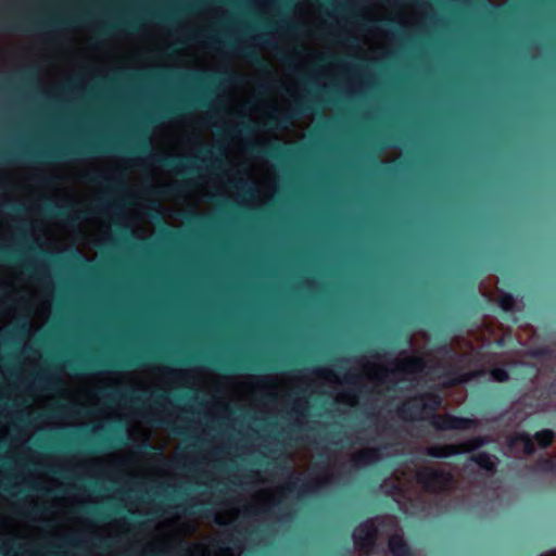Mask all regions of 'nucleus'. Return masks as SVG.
Listing matches in <instances>:
<instances>
[{
  "instance_id": "obj_9",
  "label": "nucleus",
  "mask_w": 556,
  "mask_h": 556,
  "mask_svg": "<svg viewBox=\"0 0 556 556\" xmlns=\"http://www.w3.org/2000/svg\"><path fill=\"white\" fill-rule=\"evenodd\" d=\"M287 471L288 476L291 478L287 483H285L280 491L287 495L298 492V497L301 498L305 494L313 493L319 490L326 482L327 479L321 480H308L302 479L300 476H294L293 472L288 467H283Z\"/></svg>"
},
{
  "instance_id": "obj_22",
  "label": "nucleus",
  "mask_w": 556,
  "mask_h": 556,
  "mask_svg": "<svg viewBox=\"0 0 556 556\" xmlns=\"http://www.w3.org/2000/svg\"><path fill=\"white\" fill-rule=\"evenodd\" d=\"M380 450L379 448H367L357 453L352 462L355 467H364L371 465L380 459Z\"/></svg>"
},
{
  "instance_id": "obj_19",
  "label": "nucleus",
  "mask_w": 556,
  "mask_h": 556,
  "mask_svg": "<svg viewBox=\"0 0 556 556\" xmlns=\"http://www.w3.org/2000/svg\"><path fill=\"white\" fill-rule=\"evenodd\" d=\"M178 507H181L184 513L189 516L211 518L215 513V505L212 502L189 503L187 505H178Z\"/></svg>"
},
{
  "instance_id": "obj_36",
  "label": "nucleus",
  "mask_w": 556,
  "mask_h": 556,
  "mask_svg": "<svg viewBox=\"0 0 556 556\" xmlns=\"http://www.w3.org/2000/svg\"><path fill=\"white\" fill-rule=\"evenodd\" d=\"M490 376L495 382H507L509 380V372L503 367H493L490 369Z\"/></svg>"
},
{
  "instance_id": "obj_23",
  "label": "nucleus",
  "mask_w": 556,
  "mask_h": 556,
  "mask_svg": "<svg viewBox=\"0 0 556 556\" xmlns=\"http://www.w3.org/2000/svg\"><path fill=\"white\" fill-rule=\"evenodd\" d=\"M121 29L135 31V30H137L136 22L135 21H122L119 23H106L99 29L98 35L100 37H109L113 33L121 30Z\"/></svg>"
},
{
  "instance_id": "obj_64",
  "label": "nucleus",
  "mask_w": 556,
  "mask_h": 556,
  "mask_svg": "<svg viewBox=\"0 0 556 556\" xmlns=\"http://www.w3.org/2000/svg\"><path fill=\"white\" fill-rule=\"evenodd\" d=\"M143 446L147 450H152L153 448V446L150 443H144Z\"/></svg>"
},
{
  "instance_id": "obj_48",
  "label": "nucleus",
  "mask_w": 556,
  "mask_h": 556,
  "mask_svg": "<svg viewBox=\"0 0 556 556\" xmlns=\"http://www.w3.org/2000/svg\"><path fill=\"white\" fill-rule=\"evenodd\" d=\"M219 43H220V41L216 37H214V36L207 37V40H206L207 46L215 48Z\"/></svg>"
},
{
  "instance_id": "obj_41",
  "label": "nucleus",
  "mask_w": 556,
  "mask_h": 556,
  "mask_svg": "<svg viewBox=\"0 0 556 556\" xmlns=\"http://www.w3.org/2000/svg\"><path fill=\"white\" fill-rule=\"evenodd\" d=\"M358 381H359V375H357L355 372L348 371L344 375V382H346L349 384H356Z\"/></svg>"
},
{
  "instance_id": "obj_18",
  "label": "nucleus",
  "mask_w": 556,
  "mask_h": 556,
  "mask_svg": "<svg viewBox=\"0 0 556 556\" xmlns=\"http://www.w3.org/2000/svg\"><path fill=\"white\" fill-rule=\"evenodd\" d=\"M237 53L247 61H249L257 70L262 72L270 71L268 62L254 48L247 46L241 49H238Z\"/></svg>"
},
{
  "instance_id": "obj_63",
  "label": "nucleus",
  "mask_w": 556,
  "mask_h": 556,
  "mask_svg": "<svg viewBox=\"0 0 556 556\" xmlns=\"http://www.w3.org/2000/svg\"><path fill=\"white\" fill-rule=\"evenodd\" d=\"M328 58L333 60V61H336L337 63L341 64V60L340 59H338V58H336L333 55H329Z\"/></svg>"
},
{
  "instance_id": "obj_61",
  "label": "nucleus",
  "mask_w": 556,
  "mask_h": 556,
  "mask_svg": "<svg viewBox=\"0 0 556 556\" xmlns=\"http://www.w3.org/2000/svg\"><path fill=\"white\" fill-rule=\"evenodd\" d=\"M541 556H556V549L543 553Z\"/></svg>"
},
{
  "instance_id": "obj_55",
  "label": "nucleus",
  "mask_w": 556,
  "mask_h": 556,
  "mask_svg": "<svg viewBox=\"0 0 556 556\" xmlns=\"http://www.w3.org/2000/svg\"><path fill=\"white\" fill-rule=\"evenodd\" d=\"M266 399L268 400V402H276L277 401V394L276 393H269L266 395Z\"/></svg>"
},
{
  "instance_id": "obj_12",
  "label": "nucleus",
  "mask_w": 556,
  "mask_h": 556,
  "mask_svg": "<svg viewBox=\"0 0 556 556\" xmlns=\"http://www.w3.org/2000/svg\"><path fill=\"white\" fill-rule=\"evenodd\" d=\"M378 534L379 531L375 521L368 519L356 526L353 532V540L359 549L367 553L376 545Z\"/></svg>"
},
{
  "instance_id": "obj_31",
  "label": "nucleus",
  "mask_w": 556,
  "mask_h": 556,
  "mask_svg": "<svg viewBox=\"0 0 556 556\" xmlns=\"http://www.w3.org/2000/svg\"><path fill=\"white\" fill-rule=\"evenodd\" d=\"M273 506L278 507L280 521L290 522L294 519V511L286 503H283L281 501L275 502V503H273Z\"/></svg>"
},
{
  "instance_id": "obj_53",
  "label": "nucleus",
  "mask_w": 556,
  "mask_h": 556,
  "mask_svg": "<svg viewBox=\"0 0 556 556\" xmlns=\"http://www.w3.org/2000/svg\"><path fill=\"white\" fill-rule=\"evenodd\" d=\"M41 511H42V509H40V508L36 507V508H33L31 510L27 511V514H26V515H27V516H29V517H30V516H36V515H38V514H39V513H41Z\"/></svg>"
},
{
  "instance_id": "obj_49",
  "label": "nucleus",
  "mask_w": 556,
  "mask_h": 556,
  "mask_svg": "<svg viewBox=\"0 0 556 556\" xmlns=\"http://www.w3.org/2000/svg\"><path fill=\"white\" fill-rule=\"evenodd\" d=\"M28 331V327L26 323H23L21 326H18L15 330L16 333L24 334Z\"/></svg>"
},
{
  "instance_id": "obj_14",
  "label": "nucleus",
  "mask_w": 556,
  "mask_h": 556,
  "mask_svg": "<svg viewBox=\"0 0 556 556\" xmlns=\"http://www.w3.org/2000/svg\"><path fill=\"white\" fill-rule=\"evenodd\" d=\"M146 390H139L134 388L127 389H117V388H108L100 391V396L106 400L110 403H131V404H141L143 403L142 395L147 394Z\"/></svg>"
},
{
  "instance_id": "obj_58",
  "label": "nucleus",
  "mask_w": 556,
  "mask_h": 556,
  "mask_svg": "<svg viewBox=\"0 0 556 556\" xmlns=\"http://www.w3.org/2000/svg\"><path fill=\"white\" fill-rule=\"evenodd\" d=\"M302 81L308 85H313L315 83L312 77H304L302 78Z\"/></svg>"
},
{
  "instance_id": "obj_21",
  "label": "nucleus",
  "mask_w": 556,
  "mask_h": 556,
  "mask_svg": "<svg viewBox=\"0 0 556 556\" xmlns=\"http://www.w3.org/2000/svg\"><path fill=\"white\" fill-rule=\"evenodd\" d=\"M426 454L432 458L443 459L459 455L460 450L456 444L432 445L427 447Z\"/></svg>"
},
{
  "instance_id": "obj_5",
  "label": "nucleus",
  "mask_w": 556,
  "mask_h": 556,
  "mask_svg": "<svg viewBox=\"0 0 556 556\" xmlns=\"http://www.w3.org/2000/svg\"><path fill=\"white\" fill-rule=\"evenodd\" d=\"M417 483L430 494H446L453 490L455 478L443 468L425 467L416 473Z\"/></svg>"
},
{
  "instance_id": "obj_59",
  "label": "nucleus",
  "mask_w": 556,
  "mask_h": 556,
  "mask_svg": "<svg viewBox=\"0 0 556 556\" xmlns=\"http://www.w3.org/2000/svg\"><path fill=\"white\" fill-rule=\"evenodd\" d=\"M258 40L263 41V42H267L269 46H271V43L266 39V36L265 35H260L257 37Z\"/></svg>"
},
{
  "instance_id": "obj_62",
  "label": "nucleus",
  "mask_w": 556,
  "mask_h": 556,
  "mask_svg": "<svg viewBox=\"0 0 556 556\" xmlns=\"http://www.w3.org/2000/svg\"><path fill=\"white\" fill-rule=\"evenodd\" d=\"M247 185H248L247 182H242V181H239V182H236V184H235V186H236L237 188H241V189H243Z\"/></svg>"
},
{
  "instance_id": "obj_38",
  "label": "nucleus",
  "mask_w": 556,
  "mask_h": 556,
  "mask_svg": "<svg viewBox=\"0 0 556 556\" xmlns=\"http://www.w3.org/2000/svg\"><path fill=\"white\" fill-rule=\"evenodd\" d=\"M376 24H377L376 25L377 28L384 27L388 29H396V23L390 18H382V20L376 21Z\"/></svg>"
},
{
  "instance_id": "obj_47",
  "label": "nucleus",
  "mask_w": 556,
  "mask_h": 556,
  "mask_svg": "<svg viewBox=\"0 0 556 556\" xmlns=\"http://www.w3.org/2000/svg\"><path fill=\"white\" fill-rule=\"evenodd\" d=\"M280 60L286 63V64H289L291 65L292 62H293V55L289 54V53H281L280 54Z\"/></svg>"
},
{
  "instance_id": "obj_3",
  "label": "nucleus",
  "mask_w": 556,
  "mask_h": 556,
  "mask_svg": "<svg viewBox=\"0 0 556 556\" xmlns=\"http://www.w3.org/2000/svg\"><path fill=\"white\" fill-rule=\"evenodd\" d=\"M443 399L437 391H426L396 408V415L404 421L430 419L442 406Z\"/></svg>"
},
{
  "instance_id": "obj_52",
  "label": "nucleus",
  "mask_w": 556,
  "mask_h": 556,
  "mask_svg": "<svg viewBox=\"0 0 556 556\" xmlns=\"http://www.w3.org/2000/svg\"><path fill=\"white\" fill-rule=\"evenodd\" d=\"M254 130H255L254 127H252L250 124H244L241 129V131H244V132H253Z\"/></svg>"
},
{
  "instance_id": "obj_27",
  "label": "nucleus",
  "mask_w": 556,
  "mask_h": 556,
  "mask_svg": "<svg viewBox=\"0 0 556 556\" xmlns=\"http://www.w3.org/2000/svg\"><path fill=\"white\" fill-rule=\"evenodd\" d=\"M489 443V439L486 437L478 435L473 437L466 442L459 444L460 454L463 453H472L478 451L480 447L485 446Z\"/></svg>"
},
{
  "instance_id": "obj_42",
  "label": "nucleus",
  "mask_w": 556,
  "mask_h": 556,
  "mask_svg": "<svg viewBox=\"0 0 556 556\" xmlns=\"http://www.w3.org/2000/svg\"><path fill=\"white\" fill-rule=\"evenodd\" d=\"M552 351L547 348H538L532 350L531 355L534 357L549 356Z\"/></svg>"
},
{
  "instance_id": "obj_39",
  "label": "nucleus",
  "mask_w": 556,
  "mask_h": 556,
  "mask_svg": "<svg viewBox=\"0 0 556 556\" xmlns=\"http://www.w3.org/2000/svg\"><path fill=\"white\" fill-rule=\"evenodd\" d=\"M181 556H193L192 551L189 547L181 548ZM139 556H163L161 553L156 552H142L139 554Z\"/></svg>"
},
{
  "instance_id": "obj_6",
  "label": "nucleus",
  "mask_w": 556,
  "mask_h": 556,
  "mask_svg": "<svg viewBox=\"0 0 556 556\" xmlns=\"http://www.w3.org/2000/svg\"><path fill=\"white\" fill-rule=\"evenodd\" d=\"M315 100L307 96L295 99L289 112L283 114L270 113L268 115V123L271 127L285 129L293 121L313 114L315 112Z\"/></svg>"
},
{
  "instance_id": "obj_8",
  "label": "nucleus",
  "mask_w": 556,
  "mask_h": 556,
  "mask_svg": "<svg viewBox=\"0 0 556 556\" xmlns=\"http://www.w3.org/2000/svg\"><path fill=\"white\" fill-rule=\"evenodd\" d=\"M85 540L76 535H68L61 538L60 543H50L42 545L38 548H30L27 552L30 556H68L64 551L65 547L70 548H83ZM16 556H23L16 554Z\"/></svg>"
},
{
  "instance_id": "obj_26",
  "label": "nucleus",
  "mask_w": 556,
  "mask_h": 556,
  "mask_svg": "<svg viewBox=\"0 0 556 556\" xmlns=\"http://www.w3.org/2000/svg\"><path fill=\"white\" fill-rule=\"evenodd\" d=\"M533 440L527 432H518L509 437L508 445L511 446L517 442L523 443V452L526 455H532L535 452Z\"/></svg>"
},
{
  "instance_id": "obj_54",
  "label": "nucleus",
  "mask_w": 556,
  "mask_h": 556,
  "mask_svg": "<svg viewBox=\"0 0 556 556\" xmlns=\"http://www.w3.org/2000/svg\"><path fill=\"white\" fill-rule=\"evenodd\" d=\"M1 157H2L4 161H10V160L13 157V153H11V152H2V153H1Z\"/></svg>"
},
{
  "instance_id": "obj_50",
  "label": "nucleus",
  "mask_w": 556,
  "mask_h": 556,
  "mask_svg": "<svg viewBox=\"0 0 556 556\" xmlns=\"http://www.w3.org/2000/svg\"><path fill=\"white\" fill-rule=\"evenodd\" d=\"M0 489L8 493H12V486H10L8 483L3 482L2 480H0Z\"/></svg>"
},
{
  "instance_id": "obj_57",
  "label": "nucleus",
  "mask_w": 556,
  "mask_h": 556,
  "mask_svg": "<svg viewBox=\"0 0 556 556\" xmlns=\"http://www.w3.org/2000/svg\"><path fill=\"white\" fill-rule=\"evenodd\" d=\"M443 349L445 351L446 354H453V355H456V353L451 349L448 348V345L444 344L443 345Z\"/></svg>"
},
{
  "instance_id": "obj_56",
  "label": "nucleus",
  "mask_w": 556,
  "mask_h": 556,
  "mask_svg": "<svg viewBox=\"0 0 556 556\" xmlns=\"http://www.w3.org/2000/svg\"><path fill=\"white\" fill-rule=\"evenodd\" d=\"M98 541H99V546H101V547H108L109 546L108 540L99 539Z\"/></svg>"
},
{
  "instance_id": "obj_43",
  "label": "nucleus",
  "mask_w": 556,
  "mask_h": 556,
  "mask_svg": "<svg viewBox=\"0 0 556 556\" xmlns=\"http://www.w3.org/2000/svg\"><path fill=\"white\" fill-rule=\"evenodd\" d=\"M23 78L27 83H37L38 81L37 74H36V72L34 70H28V71L24 72L23 73Z\"/></svg>"
},
{
  "instance_id": "obj_29",
  "label": "nucleus",
  "mask_w": 556,
  "mask_h": 556,
  "mask_svg": "<svg viewBox=\"0 0 556 556\" xmlns=\"http://www.w3.org/2000/svg\"><path fill=\"white\" fill-rule=\"evenodd\" d=\"M86 179L90 182H93V184H106V185H110V186H122L123 184V180L122 178H116V177H111V176H106L102 173H96V174H92V175H87L86 176Z\"/></svg>"
},
{
  "instance_id": "obj_51",
  "label": "nucleus",
  "mask_w": 556,
  "mask_h": 556,
  "mask_svg": "<svg viewBox=\"0 0 556 556\" xmlns=\"http://www.w3.org/2000/svg\"><path fill=\"white\" fill-rule=\"evenodd\" d=\"M38 180L41 182V184H51L54 181V178H50V177H38Z\"/></svg>"
},
{
  "instance_id": "obj_60",
  "label": "nucleus",
  "mask_w": 556,
  "mask_h": 556,
  "mask_svg": "<svg viewBox=\"0 0 556 556\" xmlns=\"http://www.w3.org/2000/svg\"><path fill=\"white\" fill-rule=\"evenodd\" d=\"M50 471L55 475L65 476V471L55 470L53 467L50 468Z\"/></svg>"
},
{
  "instance_id": "obj_45",
  "label": "nucleus",
  "mask_w": 556,
  "mask_h": 556,
  "mask_svg": "<svg viewBox=\"0 0 556 556\" xmlns=\"http://www.w3.org/2000/svg\"><path fill=\"white\" fill-rule=\"evenodd\" d=\"M4 206L8 207L10 211H14V212H21L22 210H24L23 206L21 205H17L15 204L14 202L12 201H8L4 203Z\"/></svg>"
},
{
  "instance_id": "obj_24",
  "label": "nucleus",
  "mask_w": 556,
  "mask_h": 556,
  "mask_svg": "<svg viewBox=\"0 0 556 556\" xmlns=\"http://www.w3.org/2000/svg\"><path fill=\"white\" fill-rule=\"evenodd\" d=\"M470 460L488 472H494L496 469L495 457L484 451L472 454Z\"/></svg>"
},
{
  "instance_id": "obj_1",
  "label": "nucleus",
  "mask_w": 556,
  "mask_h": 556,
  "mask_svg": "<svg viewBox=\"0 0 556 556\" xmlns=\"http://www.w3.org/2000/svg\"><path fill=\"white\" fill-rule=\"evenodd\" d=\"M175 76L179 79L207 87H219L224 84L230 85L238 83L240 78V76L233 71L208 73L203 70H188L182 73H175ZM212 93L213 90L211 88H206L195 96L179 100L174 106L166 109L165 113L168 115H180L182 112L194 106L207 108L210 106V98Z\"/></svg>"
},
{
  "instance_id": "obj_17",
  "label": "nucleus",
  "mask_w": 556,
  "mask_h": 556,
  "mask_svg": "<svg viewBox=\"0 0 556 556\" xmlns=\"http://www.w3.org/2000/svg\"><path fill=\"white\" fill-rule=\"evenodd\" d=\"M388 548L392 556H416L408 542L399 533L389 538Z\"/></svg>"
},
{
  "instance_id": "obj_16",
  "label": "nucleus",
  "mask_w": 556,
  "mask_h": 556,
  "mask_svg": "<svg viewBox=\"0 0 556 556\" xmlns=\"http://www.w3.org/2000/svg\"><path fill=\"white\" fill-rule=\"evenodd\" d=\"M427 367V361L421 355H412L404 359L394 361L393 374H419Z\"/></svg>"
},
{
  "instance_id": "obj_10",
  "label": "nucleus",
  "mask_w": 556,
  "mask_h": 556,
  "mask_svg": "<svg viewBox=\"0 0 556 556\" xmlns=\"http://www.w3.org/2000/svg\"><path fill=\"white\" fill-rule=\"evenodd\" d=\"M430 425L439 431L470 430L477 427V420L452 414H435L430 419Z\"/></svg>"
},
{
  "instance_id": "obj_35",
  "label": "nucleus",
  "mask_w": 556,
  "mask_h": 556,
  "mask_svg": "<svg viewBox=\"0 0 556 556\" xmlns=\"http://www.w3.org/2000/svg\"><path fill=\"white\" fill-rule=\"evenodd\" d=\"M535 468L542 472H555L556 462L552 458L541 457L536 460Z\"/></svg>"
},
{
  "instance_id": "obj_25",
  "label": "nucleus",
  "mask_w": 556,
  "mask_h": 556,
  "mask_svg": "<svg viewBox=\"0 0 556 556\" xmlns=\"http://www.w3.org/2000/svg\"><path fill=\"white\" fill-rule=\"evenodd\" d=\"M34 379L37 387L47 390H54L61 384V380L51 372H39Z\"/></svg>"
},
{
  "instance_id": "obj_11",
  "label": "nucleus",
  "mask_w": 556,
  "mask_h": 556,
  "mask_svg": "<svg viewBox=\"0 0 556 556\" xmlns=\"http://www.w3.org/2000/svg\"><path fill=\"white\" fill-rule=\"evenodd\" d=\"M143 356L135 355L129 358L123 359V362H118L116 359H106V361H92V362H80L77 359H71L66 363L67 367L74 372H85L87 369L93 368L96 366H109V367H117V366H127L135 367L143 364Z\"/></svg>"
},
{
  "instance_id": "obj_2",
  "label": "nucleus",
  "mask_w": 556,
  "mask_h": 556,
  "mask_svg": "<svg viewBox=\"0 0 556 556\" xmlns=\"http://www.w3.org/2000/svg\"><path fill=\"white\" fill-rule=\"evenodd\" d=\"M113 149L106 142H88L80 146H55L40 151H25L20 156L34 162L73 161L81 156L109 152Z\"/></svg>"
},
{
  "instance_id": "obj_4",
  "label": "nucleus",
  "mask_w": 556,
  "mask_h": 556,
  "mask_svg": "<svg viewBox=\"0 0 556 556\" xmlns=\"http://www.w3.org/2000/svg\"><path fill=\"white\" fill-rule=\"evenodd\" d=\"M135 152L141 155H146L149 161L154 164L162 166L167 169H172L185 176L186 174L197 173L195 163L197 157H190L186 155H163L152 150L151 141L146 135L137 141Z\"/></svg>"
},
{
  "instance_id": "obj_15",
  "label": "nucleus",
  "mask_w": 556,
  "mask_h": 556,
  "mask_svg": "<svg viewBox=\"0 0 556 556\" xmlns=\"http://www.w3.org/2000/svg\"><path fill=\"white\" fill-rule=\"evenodd\" d=\"M43 213L49 217H60L71 224L83 222L89 218V211H73V205H61L49 202L43 206Z\"/></svg>"
},
{
  "instance_id": "obj_30",
  "label": "nucleus",
  "mask_w": 556,
  "mask_h": 556,
  "mask_svg": "<svg viewBox=\"0 0 556 556\" xmlns=\"http://www.w3.org/2000/svg\"><path fill=\"white\" fill-rule=\"evenodd\" d=\"M497 304L505 313H511L516 307V300L510 293H503L498 296Z\"/></svg>"
},
{
  "instance_id": "obj_33",
  "label": "nucleus",
  "mask_w": 556,
  "mask_h": 556,
  "mask_svg": "<svg viewBox=\"0 0 556 556\" xmlns=\"http://www.w3.org/2000/svg\"><path fill=\"white\" fill-rule=\"evenodd\" d=\"M248 363H250L249 359H236V361L230 362V363L216 362L218 368H222V369H229V370H232V369H253L252 366L247 365Z\"/></svg>"
},
{
  "instance_id": "obj_40",
  "label": "nucleus",
  "mask_w": 556,
  "mask_h": 556,
  "mask_svg": "<svg viewBox=\"0 0 556 556\" xmlns=\"http://www.w3.org/2000/svg\"><path fill=\"white\" fill-rule=\"evenodd\" d=\"M153 402L157 405H162V403L168 400V395L165 392L150 393Z\"/></svg>"
},
{
  "instance_id": "obj_7",
  "label": "nucleus",
  "mask_w": 556,
  "mask_h": 556,
  "mask_svg": "<svg viewBox=\"0 0 556 556\" xmlns=\"http://www.w3.org/2000/svg\"><path fill=\"white\" fill-rule=\"evenodd\" d=\"M72 20L50 18L46 21H33L22 18L15 22L4 23L0 21V29L5 31H23V33H49L51 28L68 26Z\"/></svg>"
},
{
  "instance_id": "obj_37",
  "label": "nucleus",
  "mask_w": 556,
  "mask_h": 556,
  "mask_svg": "<svg viewBox=\"0 0 556 556\" xmlns=\"http://www.w3.org/2000/svg\"><path fill=\"white\" fill-rule=\"evenodd\" d=\"M20 258L21 256L16 252L7 247L0 245V261L17 263Z\"/></svg>"
},
{
  "instance_id": "obj_20",
  "label": "nucleus",
  "mask_w": 556,
  "mask_h": 556,
  "mask_svg": "<svg viewBox=\"0 0 556 556\" xmlns=\"http://www.w3.org/2000/svg\"><path fill=\"white\" fill-rule=\"evenodd\" d=\"M253 149L256 151V153L277 161H282L291 155V151L289 149L278 143H270L266 148L255 146Z\"/></svg>"
},
{
  "instance_id": "obj_32",
  "label": "nucleus",
  "mask_w": 556,
  "mask_h": 556,
  "mask_svg": "<svg viewBox=\"0 0 556 556\" xmlns=\"http://www.w3.org/2000/svg\"><path fill=\"white\" fill-rule=\"evenodd\" d=\"M226 545H232L235 548H240L241 541L233 534H230L226 540L216 541L213 544V546L216 547L218 551L223 553H228L229 548Z\"/></svg>"
},
{
  "instance_id": "obj_28",
  "label": "nucleus",
  "mask_w": 556,
  "mask_h": 556,
  "mask_svg": "<svg viewBox=\"0 0 556 556\" xmlns=\"http://www.w3.org/2000/svg\"><path fill=\"white\" fill-rule=\"evenodd\" d=\"M555 433L551 429L536 431L533 435L534 441L541 448L549 447L554 442Z\"/></svg>"
},
{
  "instance_id": "obj_44",
  "label": "nucleus",
  "mask_w": 556,
  "mask_h": 556,
  "mask_svg": "<svg viewBox=\"0 0 556 556\" xmlns=\"http://www.w3.org/2000/svg\"><path fill=\"white\" fill-rule=\"evenodd\" d=\"M157 425H163V426H165V427L169 428V429H170L173 432H175L177 435H182V434H184V432H182L180 429L175 428V427H174L170 422H168V421H165V420H159V421H157Z\"/></svg>"
},
{
  "instance_id": "obj_34",
  "label": "nucleus",
  "mask_w": 556,
  "mask_h": 556,
  "mask_svg": "<svg viewBox=\"0 0 556 556\" xmlns=\"http://www.w3.org/2000/svg\"><path fill=\"white\" fill-rule=\"evenodd\" d=\"M191 185H192L191 179H184L181 182H179L177 185L164 186L163 192L168 195H174V194L178 193V191H180V190L189 189Z\"/></svg>"
},
{
  "instance_id": "obj_46",
  "label": "nucleus",
  "mask_w": 556,
  "mask_h": 556,
  "mask_svg": "<svg viewBox=\"0 0 556 556\" xmlns=\"http://www.w3.org/2000/svg\"><path fill=\"white\" fill-rule=\"evenodd\" d=\"M314 372L316 375L323 376V377H332L333 376V372L331 370L323 369V368H316V369H314Z\"/></svg>"
},
{
  "instance_id": "obj_13",
  "label": "nucleus",
  "mask_w": 556,
  "mask_h": 556,
  "mask_svg": "<svg viewBox=\"0 0 556 556\" xmlns=\"http://www.w3.org/2000/svg\"><path fill=\"white\" fill-rule=\"evenodd\" d=\"M440 367L441 365L437 366V368ZM442 368L443 372L439 377L446 379L443 382L444 388H454L468 383L483 374L482 370L465 371L462 367L454 365L442 366Z\"/></svg>"
}]
</instances>
